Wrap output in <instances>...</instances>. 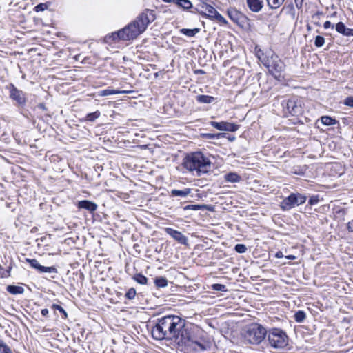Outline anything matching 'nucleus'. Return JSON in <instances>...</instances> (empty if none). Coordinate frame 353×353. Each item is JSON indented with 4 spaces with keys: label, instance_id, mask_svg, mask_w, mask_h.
I'll list each match as a JSON object with an SVG mask.
<instances>
[{
    "label": "nucleus",
    "instance_id": "nucleus-1",
    "mask_svg": "<svg viewBox=\"0 0 353 353\" xmlns=\"http://www.w3.org/2000/svg\"><path fill=\"white\" fill-rule=\"evenodd\" d=\"M152 336L156 340H174L179 345H191V336L185 328V321L178 316L168 315L157 319L152 329Z\"/></svg>",
    "mask_w": 353,
    "mask_h": 353
},
{
    "label": "nucleus",
    "instance_id": "nucleus-2",
    "mask_svg": "<svg viewBox=\"0 0 353 353\" xmlns=\"http://www.w3.org/2000/svg\"><path fill=\"white\" fill-rule=\"evenodd\" d=\"M155 19L156 15L154 11L153 10L145 9L128 25L117 32H113L111 37L114 41L133 40L143 33L149 24Z\"/></svg>",
    "mask_w": 353,
    "mask_h": 353
},
{
    "label": "nucleus",
    "instance_id": "nucleus-3",
    "mask_svg": "<svg viewBox=\"0 0 353 353\" xmlns=\"http://www.w3.org/2000/svg\"><path fill=\"white\" fill-rule=\"evenodd\" d=\"M183 166L194 174L201 176L211 170V162L202 152H197L185 158Z\"/></svg>",
    "mask_w": 353,
    "mask_h": 353
},
{
    "label": "nucleus",
    "instance_id": "nucleus-4",
    "mask_svg": "<svg viewBox=\"0 0 353 353\" xmlns=\"http://www.w3.org/2000/svg\"><path fill=\"white\" fill-rule=\"evenodd\" d=\"M256 54L259 60L266 67L270 73L278 80L282 78V72L285 70V65L283 61L275 54L268 55L261 50L256 51Z\"/></svg>",
    "mask_w": 353,
    "mask_h": 353
},
{
    "label": "nucleus",
    "instance_id": "nucleus-5",
    "mask_svg": "<svg viewBox=\"0 0 353 353\" xmlns=\"http://www.w3.org/2000/svg\"><path fill=\"white\" fill-rule=\"evenodd\" d=\"M268 339L270 345L275 349H282L288 344V336L281 329L273 328L269 331Z\"/></svg>",
    "mask_w": 353,
    "mask_h": 353
},
{
    "label": "nucleus",
    "instance_id": "nucleus-6",
    "mask_svg": "<svg viewBox=\"0 0 353 353\" xmlns=\"http://www.w3.org/2000/svg\"><path fill=\"white\" fill-rule=\"evenodd\" d=\"M266 330L265 329L258 324L250 325L245 334V340L250 344H259L265 337Z\"/></svg>",
    "mask_w": 353,
    "mask_h": 353
},
{
    "label": "nucleus",
    "instance_id": "nucleus-7",
    "mask_svg": "<svg viewBox=\"0 0 353 353\" xmlns=\"http://www.w3.org/2000/svg\"><path fill=\"white\" fill-rule=\"evenodd\" d=\"M230 19L242 28L247 29L250 27V19L243 13L234 8L228 10Z\"/></svg>",
    "mask_w": 353,
    "mask_h": 353
},
{
    "label": "nucleus",
    "instance_id": "nucleus-8",
    "mask_svg": "<svg viewBox=\"0 0 353 353\" xmlns=\"http://www.w3.org/2000/svg\"><path fill=\"white\" fill-rule=\"evenodd\" d=\"M10 97L16 101L19 105H24L26 102L25 93L18 90L14 85H10Z\"/></svg>",
    "mask_w": 353,
    "mask_h": 353
},
{
    "label": "nucleus",
    "instance_id": "nucleus-9",
    "mask_svg": "<svg viewBox=\"0 0 353 353\" xmlns=\"http://www.w3.org/2000/svg\"><path fill=\"white\" fill-rule=\"evenodd\" d=\"M210 125L215 128L216 129L221 130V131H228V132H235L238 130L239 125L229 122H216V121H211Z\"/></svg>",
    "mask_w": 353,
    "mask_h": 353
},
{
    "label": "nucleus",
    "instance_id": "nucleus-10",
    "mask_svg": "<svg viewBox=\"0 0 353 353\" xmlns=\"http://www.w3.org/2000/svg\"><path fill=\"white\" fill-rule=\"evenodd\" d=\"M165 232L172 236L175 241H178L182 245L188 244V239L181 232L171 228H166L165 229Z\"/></svg>",
    "mask_w": 353,
    "mask_h": 353
},
{
    "label": "nucleus",
    "instance_id": "nucleus-11",
    "mask_svg": "<svg viewBox=\"0 0 353 353\" xmlns=\"http://www.w3.org/2000/svg\"><path fill=\"white\" fill-rule=\"evenodd\" d=\"M26 261L29 263L30 266L32 268H34L38 270L39 272H48L52 273L54 272L56 273L57 269L54 267H45L39 264L37 260L36 259H26Z\"/></svg>",
    "mask_w": 353,
    "mask_h": 353
},
{
    "label": "nucleus",
    "instance_id": "nucleus-12",
    "mask_svg": "<svg viewBox=\"0 0 353 353\" xmlns=\"http://www.w3.org/2000/svg\"><path fill=\"white\" fill-rule=\"evenodd\" d=\"M296 205L295 194L292 193L288 197L284 199L281 203V207L284 210H288Z\"/></svg>",
    "mask_w": 353,
    "mask_h": 353
},
{
    "label": "nucleus",
    "instance_id": "nucleus-13",
    "mask_svg": "<svg viewBox=\"0 0 353 353\" xmlns=\"http://www.w3.org/2000/svg\"><path fill=\"white\" fill-rule=\"evenodd\" d=\"M249 9L253 12H259L263 7V0H246Z\"/></svg>",
    "mask_w": 353,
    "mask_h": 353
},
{
    "label": "nucleus",
    "instance_id": "nucleus-14",
    "mask_svg": "<svg viewBox=\"0 0 353 353\" xmlns=\"http://www.w3.org/2000/svg\"><path fill=\"white\" fill-rule=\"evenodd\" d=\"M286 108L292 115H296L301 112V107L297 105L296 102L293 99H290L286 102Z\"/></svg>",
    "mask_w": 353,
    "mask_h": 353
},
{
    "label": "nucleus",
    "instance_id": "nucleus-15",
    "mask_svg": "<svg viewBox=\"0 0 353 353\" xmlns=\"http://www.w3.org/2000/svg\"><path fill=\"white\" fill-rule=\"evenodd\" d=\"M77 207L81 209H85L91 212H94L97 208V205L90 201L83 200L79 201Z\"/></svg>",
    "mask_w": 353,
    "mask_h": 353
},
{
    "label": "nucleus",
    "instance_id": "nucleus-16",
    "mask_svg": "<svg viewBox=\"0 0 353 353\" xmlns=\"http://www.w3.org/2000/svg\"><path fill=\"white\" fill-rule=\"evenodd\" d=\"M173 3L184 10H188L192 7V3L189 0H174L173 1Z\"/></svg>",
    "mask_w": 353,
    "mask_h": 353
},
{
    "label": "nucleus",
    "instance_id": "nucleus-17",
    "mask_svg": "<svg viewBox=\"0 0 353 353\" xmlns=\"http://www.w3.org/2000/svg\"><path fill=\"white\" fill-rule=\"evenodd\" d=\"M180 33L188 37H193L200 32V28H195L193 29L182 28L179 30Z\"/></svg>",
    "mask_w": 353,
    "mask_h": 353
},
{
    "label": "nucleus",
    "instance_id": "nucleus-18",
    "mask_svg": "<svg viewBox=\"0 0 353 353\" xmlns=\"http://www.w3.org/2000/svg\"><path fill=\"white\" fill-rule=\"evenodd\" d=\"M196 101L200 103H212L215 101V98L208 95H198Z\"/></svg>",
    "mask_w": 353,
    "mask_h": 353
},
{
    "label": "nucleus",
    "instance_id": "nucleus-19",
    "mask_svg": "<svg viewBox=\"0 0 353 353\" xmlns=\"http://www.w3.org/2000/svg\"><path fill=\"white\" fill-rule=\"evenodd\" d=\"M190 188H185L183 190H172L171 191V194L173 196H180V197H185L190 193Z\"/></svg>",
    "mask_w": 353,
    "mask_h": 353
},
{
    "label": "nucleus",
    "instance_id": "nucleus-20",
    "mask_svg": "<svg viewBox=\"0 0 353 353\" xmlns=\"http://www.w3.org/2000/svg\"><path fill=\"white\" fill-rule=\"evenodd\" d=\"M225 179L228 182L236 183L241 181V176L235 172H230L225 175Z\"/></svg>",
    "mask_w": 353,
    "mask_h": 353
},
{
    "label": "nucleus",
    "instance_id": "nucleus-21",
    "mask_svg": "<svg viewBox=\"0 0 353 353\" xmlns=\"http://www.w3.org/2000/svg\"><path fill=\"white\" fill-rule=\"evenodd\" d=\"M7 291L12 294H23L24 289L21 286L8 285L7 287Z\"/></svg>",
    "mask_w": 353,
    "mask_h": 353
},
{
    "label": "nucleus",
    "instance_id": "nucleus-22",
    "mask_svg": "<svg viewBox=\"0 0 353 353\" xmlns=\"http://www.w3.org/2000/svg\"><path fill=\"white\" fill-rule=\"evenodd\" d=\"M205 10L207 12V13L205 14V16H207L210 19H213L218 12L216 10L210 5H205Z\"/></svg>",
    "mask_w": 353,
    "mask_h": 353
},
{
    "label": "nucleus",
    "instance_id": "nucleus-23",
    "mask_svg": "<svg viewBox=\"0 0 353 353\" xmlns=\"http://www.w3.org/2000/svg\"><path fill=\"white\" fill-rule=\"evenodd\" d=\"M122 92H123L122 91L108 88V89L99 91L98 92V95L100 97H104V96H108V95H111V94H120Z\"/></svg>",
    "mask_w": 353,
    "mask_h": 353
},
{
    "label": "nucleus",
    "instance_id": "nucleus-24",
    "mask_svg": "<svg viewBox=\"0 0 353 353\" xmlns=\"http://www.w3.org/2000/svg\"><path fill=\"white\" fill-rule=\"evenodd\" d=\"M154 283L157 288H165L168 285V280L163 276H159L154 279Z\"/></svg>",
    "mask_w": 353,
    "mask_h": 353
},
{
    "label": "nucleus",
    "instance_id": "nucleus-25",
    "mask_svg": "<svg viewBox=\"0 0 353 353\" xmlns=\"http://www.w3.org/2000/svg\"><path fill=\"white\" fill-rule=\"evenodd\" d=\"M322 123L325 125H333L336 123L335 119H333L329 116H323L321 118Z\"/></svg>",
    "mask_w": 353,
    "mask_h": 353
},
{
    "label": "nucleus",
    "instance_id": "nucleus-26",
    "mask_svg": "<svg viewBox=\"0 0 353 353\" xmlns=\"http://www.w3.org/2000/svg\"><path fill=\"white\" fill-rule=\"evenodd\" d=\"M268 6L271 8H277L280 7L285 0H266Z\"/></svg>",
    "mask_w": 353,
    "mask_h": 353
},
{
    "label": "nucleus",
    "instance_id": "nucleus-27",
    "mask_svg": "<svg viewBox=\"0 0 353 353\" xmlns=\"http://www.w3.org/2000/svg\"><path fill=\"white\" fill-rule=\"evenodd\" d=\"M100 115H101V112L98 110H97L94 112H92V113H89L86 115L85 121H94L97 119H98L100 117Z\"/></svg>",
    "mask_w": 353,
    "mask_h": 353
},
{
    "label": "nucleus",
    "instance_id": "nucleus-28",
    "mask_svg": "<svg viewBox=\"0 0 353 353\" xmlns=\"http://www.w3.org/2000/svg\"><path fill=\"white\" fill-rule=\"evenodd\" d=\"M134 279L140 284H146L148 281V279L141 274H136L134 276Z\"/></svg>",
    "mask_w": 353,
    "mask_h": 353
},
{
    "label": "nucleus",
    "instance_id": "nucleus-29",
    "mask_svg": "<svg viewBox=\"0 0 353 353\" xmlns=\"http://www.w3.org/2000/svg\"><path fill=\"white\" fill-rule=\"evenodd\" d=\"M306 317L305 313L301 310L296 312L294 314L295 321L298 323L303 322Z\"/></svg>",
    "mask_w": 353,
    "mask_h": 353
},
{
    "label": "nucleus",
    "instance_id": "nucleus-30",
    "mask_svg": "<svg viewBox=\"0 0 353 353\" xmlns=\"http://www.w3.org/2000/svg\"><path fill=\"white\" fill-rule=\"evenodd\" d=\"M306 196L301 194H295L296 205H302L306 201Z\"/></svg>",
    "mask_w": 353,
    "mask_h": 353
},
{
    "label": "nucleus",
    "instance_id": "nucleus-31",
    "mask_svg": "<svg viewBox=\"0 0 353 353\" xmlns=\"http://www.w3.org/2000/svg\"><path fill=\"white\" fill-rule=\"evenodd\" d=\"M347 27L345 26V24L343 22H339L336 25V30L343 35H345V33L346 32Z\"/></svg>",
    "mask_w": 353,
    "mask_h": 353
},
{
    "label": "nucleus",
    "instance_id": "nucleus-32",
    "mask_svg": "<svg viewBox=\"0 0 353 353\" xmlns=\"http://www.w3.org/2000/svg\"><path fill=\"white\" fill-rule=\"evenodd\" d=\"M48 3H39L38 5H37L35 7H34V11L37 12H43L44 10H46V9H48Z\"/></svg>",
    "mask_w": 353,
    "mask_h": 353
},
{
    "label": "nucleus",
    "instance_id": "nucleus-33",
    "mask_svg": "<svg viewBox=\"0 0 353 353\" xmlns=\"http://www.w3.org/2000/svg\"><path fill=\"white\" fill-rule=\"evenodd\" d=\"M234 250L236 252L243 254L247 251V248L243 244H236L234 247Z\"/></svg>",
    "mask_w": 353,
    "mask_h": 353
},
{
    "label": "nucleus",
    "instance_id": "nucleus-34",
    "mask_svg": "<svg viewBox=\"0 0 353 353\" xmlns=\"http://www.w3.org/2000/svg\"><path fill=\"white\" fill-rule=\"evenodd\" d=\"M205 208V205H188L184 207V210H203Z\"/></svg>",
    "mask_w": 353,
    "mask_h": 353
},
{
    "label": "nucleus",
    "instance_id": "nucleus-35",
    "mask_svg": "<svg viewBox=\"0 0 353 353\" xmlns=\"http://www.w3.org/2000/svg\"><path fill=\"white\" fill-rule=\"evenodd\" d=\"M325 39L321 36H316L314 41V44L316 47H321L324 45Z\"/></svg>",
    "mask_w": 353,
    "mask_h": 353
},
{
    "label": "nucleus",
    "instance_id": "nucleus-36",
    "mask_svg": "<svg viewBox=\"0 0 353 353\" xmlns=\"http://www.w3.org/2000/svg\"><path fill=\"white\" fill-rule=\"evenodd\" d=\"M212 289L216 291L225 292L227 291L226 286L223 284L216 283L212 285Z\"/></svg>",
    "mask_w": 353,
    "mask_h": 353
},
{
    "label": "nucleus",
    "instance_id": "nucleus-37",
    "mask_svg": "<svg viewBox=\"0 0 353 353\" xmlns=\"http://www.w3.org/2000/svg\"><path fill=\"white\" fill-rule=\"evenodd\" d=\"M136 295V290L134 288H130L125 294V297L130 300L133 299Z\"/></svg>",
    "mask_w": 353,
    "mask_h": 353
},
{
    "label": "nucleus",
    "instance_id": "nucleus-38",
    "mask_svg": "<svg viewBox=\"0 0 353 353\" xmlns=\"http://www.w3.org/2000/svg\"><path fill=\"white\" fill-rule=\"evenodd\" d=\"M0 347L3 348V353H11L12 350L3 341L0 340Z\"/></svg>",
    "mask_w": 353,
    "mask_h": 353
},
{
    "label": "nucleus",
    "instance_id": "nucleus-39",
    "mask_svg": "<svg viewBox=\"0 0 353 353\" xmlns=\"http://www.w3.org/2000/svg\"><path fill=\"white\" fill-rule=\"evenodd\" d=\"M213 19H215L216 21L223 24H227L226 19L219 12L216 13V14L214 16Z\"/></svg>",
    "mask_w": 353,
    "mask_h": 353
},
{
    "label": "nucleus",
    "instance_id": "nucleus-40",
    "mask_svg": "<svg viewBox=\"0 0 353 353\" xmlns=\"http://www.w3.org/2000/svg\"><path fill=\"white\" fill-rule=\"evenodd\" d=\"M52 308L59 310V312L62 313L65 318L67 317V312H65V310L61 306H60L59 305H57V304H53L52 305Z\"/></svg>",
    "mask_w": 353,
    "mask_h": 353
},
{
    "label": "nucleus",
    "instance_id": "nucleus-41",
    "mask_svg": "<svg viewBox=\"0 0 353 353\" xmlns=\"http://www.w3.org/2000/svg\"><path fill=\"white\" fill-rule=\"evenodd\" d=\"M343 103L349 107L353 108V97H347Z\"/></svg>",
    "mask_w": 353,
    "mask_h": 353
},
{
    "label": "nucleus",
    "instance_id": "nucleus-42",
    "mask_svg": "<svg viewBox=\"0 0 353 353\" xmlns=\"http://www.w3.org/2000/svg\"><path fill=\"white\" fill-rule=\"evenodd\" d=\"M201 136L205 139H214V134L213 133H203Z\"/></svg>",
    "mask_w": 353,
    "mask_h": 353
},
{
    "label": "nucleus",
    "instance_id": "nucleus-43",
    "mask_svg": "<svg viewBox=\"0 0 353 353\" xmlns=\"http://www.w3.org/2000/svg\"><path fill=\"white\" fill-rule=\"evenodd\" d=\"M319 202L318 196H312L309 200L310 205H315Z\"/></svg>",
    "mask_w": 353,
    "mask_h": 353
},
{
    "label": "nucleus",
    "instance_id": "nucleus-44",
    "mask_svg": "<svg viewBox=\"0 0 353 353\" xmlns=\"http://www.w3.org/2000/svg\"><path fill=\"white\" fill-rule=\"evenodd\" d=\"M227 134L224 132L214 134V139H219L226 137Z\"/></svg>",
    "mask_w": 353,
    "mask_h": 353
},
{
    "label": "nucleus",
    "instance_id": "nucleus-45",
    "mask_svg": "<svg viewBox=\"0 0 353 353\" xmlns=\"http://www.w3.org/2000/svg\"><path fill=\"white\" fill-rule=\"evenodd\" d=\"M323 27L325 29H327L330 28H334V25H332L330 21H326L323 24Z\"/></svg>",
    "mask_w": 353,
    "mask_h": 353
},
{
    "label": "nucleus",
    "instance_id": "nucleus-46",
    "mask_svg": "<svg viewBox=\"0 0 353 353\" xmlns=\"http://www.w3.org/2000/svg\"><path fill=\"white\" fill-rule=\"evenodd\" d=\"M344 36H353V29L347 28L346 32Z\"/></svg>",
    "mask_w": 353,
    "mask_h": 353
},
{
    "label": "nucleus",
    "instance_id": "nucleus-47",
    "mask_svg": "<svg viewBox=\"0 0 353 353\" xmlns=\"http://www.w3.org/2000/svg\"><path fill=\"white\" fill-rule=\"evenodd\" d=\"M347 229L350 232H353V220L347 223Z\"/></svg>",
    "mask_w": 353,
    "mask_h": 353
},
{
    "label": "nucleus",
    "instance_id": "nucleus-48",
    "mask_svg": "<svg viewBox=\"0 0 353 353\" xmlns=\"http://www.w3.org/2000/svg\"><path fill=\"white\" fill-rule=\"evenodd\" d=\"M48 310L46 308L42 309L41 312V314L44 316H46L48 314Z\"/></svg>",
    "mask_w": 353,
    "mask_h": 353
},
{
    "label": "nucleus",
    "instance_id": "nucleus-49",
    "mask_svg": "<svg viewBox=\"0 0 353 353\" xmlns=\"http://www.w3.org/2000/svg\"><path fill=\"white\" fill-rule=\"evenodd\" d=\"M275 256L276 258H282L283 256V254L282 252L279 251L276 253Z\"/></svg>",
    "mask_w": 353,
    "mask_h": 353
},
{
    "label": "nucleus",
    "instance_id": "nucleus-50",
    "mask_svg": "<svg viewBox=\"0 0 353 353\" xmlns=\"http://www.w3.org/2000/svg\"><path fill=\"white\" fill-rule=\"evenodd\" d=\"M38 107H39L40 109L43 110H46V105H45V104H44V103H39V104L38 105Z\"/></svg>",
    "mask_w": 353,
    "mask_h": 353
},
{
    "label": "nucleus",
    "instance_id": "nucleus-51",
    "mask_svg": "<svg viewBox=\"0 0 353 353\" xmlns=\"http://www.w3.org/2000/svg\"><path fill=\"white\" fill-rule=\"evenodd\" d=\"M225 138H227L230 141H233L235 139L234 136H228V134Z\"/></svg>",
    "mask_w": 353,
    "mask_h": 353
},
{
    "label": "nucleus",
    "instance_id": "nucleus-52",
    "mask_svg": "<svg viewBox=\"0 0 353 353\" xmlns=\"http://www.w3.org/2000/svg\"><path fill=\"white\" fill-rule=\"evenodd\" d=\"M285 258L288 259L294 260L296 259V257L294 255H288L285 256Z\"/></svg>",
    "mask_w": 353,
    "mask_h": 353
},
{
    "label": "nucleus",
    "instance_id": "nucleus-53",
    "mask_svg": "<svg viewBox=\"0 0 353 353\" xmlns=\"http://www.w3.org/2000/svg\"><path fill=\"white\" fill-rule=\"evenodd\" d=\"M196 74H205V72L203 70H196L194 71Z\"/></svg>",
    "mask_w": 353,
    "mask_h": 353
},
{
    "label": "nucleus",
    "instance_id": "nucleus-54",
    "mask_svg": "<svg viewBox=\"0 0 353 353\" xmlns=\"http://www.w3.org/2000/svg\"><path fill=\"white\" fill-rule=\"evenodd\" d=\"M298 1L299 0H295V3H296V6H298ZM302 2H303V0H300V4L301 5Z\"/></svg>",
    "mask_w": 353,
    "mask_h": 353
},
{
    "label": "nucleus",
    "instance_id": "nucleus-55",
    "mask_svg": "<svg viewBox=\"0 0 353 353\" xmlns=\"http://www.w3.org/2000/svg\"><path fill=\"white\" fill-rule=\"evenodd\" d=\"M298 1L299 0H295V3H296V6H298ZM302 2H303V0H300V4L301 5Z\"/></svg>",
    "mask_w": 353,
    "mask_h": 353
},
{
    "label": "nucleus",
    "instance_id": "nucleus-56",
    "mask_svg": "<svg viewBox=\"0 0 353 353\" xmlns=\"http://www.w3.org/2000/svg\"><path fill=\"white\" fill-rule=\"evenodd\" d=\"M196 344H198L199 346H202L201 344H200L199 343H196Z\"/></svg>",
    "mask_w": 353,
    "mask_h": 353
}]
</instances>
